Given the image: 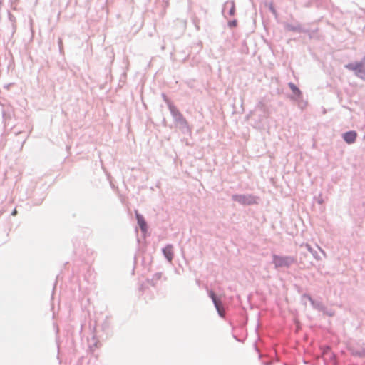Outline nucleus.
<instances>
[{"label": "nucleus", "instance_id": "f257e3e1", "mask_svg": "<svg viewBox=\"0 0 365 365\" xmlns=\"http://www.w3.org/2000/svg\"><path fill=\"white\" fill-rule=\"evenodd\" d=\"M273 262L276 267H289L295 262V259L291 257L274 256Z\"/></svg>", "mask_w": 365, "mask_h": 365}, {"label": "nucleus", "instance_id": "f03ea898", "mask_svg": "<svg viewBox=\"0 0 365 365\" xmlns=\"http://www.w3.org/2000/svg\"><path fill=\"white\" fill-rule=\"evenodd\" d=\"M345 67L355 72V75L365 80V71L363 70V64L361 62L351 63L345 66Z\"/></svg>", "mask_w": 365, "mask_h": 365}, {"label": "nucleus", "instance_id": "7ed1b4c3", "mask_svg": "<svg viewBox=\"0 0 365 365\" xmlns=\"http://www.w3.org/2000/svg\"><path fill=\"white\" fill-rule=\"evenodd\" d=\"M357 133L355 131H349L344 134V140L349 144H351L356 141Z\"/></svg>", "mask_w": 365, "mask_h": 365}, {"label": "nucleus", "instance_id": "20e7f679", "mask_svg": "<svg viewBox=\"0 0 365 365\" xmlns=\"http://www.w3.org/2000/svg\"><path fill=\"white\" fill-rule=\"evenodd\" d=\"M165 257L169 262H171L173 257V247L172 245H168L163 250Z\"/></svg>", "mask_w": 365, "mask_h": 365}, {"label": "nucleus", "instance_id": "39448f33", "mask_svg": "<svg viewBox=\"0 0 365 365\" xmlns=\"http://www.w3.org/2000/svg\"><path fill=\"white\" fill-rule=\"evenodd\" d=\"M210 297L212 298L217 309L218 310V312H220V306H221V302L219 299H217L215 293L213 292H210Z\"/></svg>", "mask_w": 365, "mask_h": 365}, {"label": "nucleus", "instance_id": "423d86ee", "mask_svg": "<svg viewBox=\"0 0 365 365\" xmlns=\"http://www.w3.org/2000/svg\"><path fill=\"white\" fill-rule=\"evenodd\" d=\"M238 201L240 202H242V203H245V204H251L255 200H254V198L252 197H245V196H240L238 197Z\"/></svg>", "mask_w": 365, "mask_h": 365}, {"label": "nucleus", "instance_id": "0eeeda50", "mask_svg": "<svg viewBox=\"0 0 365 365\" xmlns=\"http://www.w3.org/2000/svg\"><path fill=\"white\" fill-rule=\"evenodd\" d=\"M137 219H138V224L140 225V227L143 230H144L146 224H145V222L143 217L142 216H140V215H137Z\"/></svg>", "mask_w": 365, "mask_h": 365}, {"label": "nucleus", "instance_id": "6e6552de", "mask_svg": "<svg viewBox=\"0 0 365 365\" xmlns=\"http://www.w3.org/2000/svg\"><path fill=\"white\" fill-rule=\"evenodd\" d=\"M235 13V4L234 3H230V10H229V14L230 16H233Z\"/></svg>", "mask_w": 365, "mask_h": 365}, {"label": "nucleus", "instance_id": "1a4fd4ad", "mask_svg": "<svg viewBox=\"0 0 365 365\" xmlns=\"http://www.w3.org/2000/svg\"><path fill=\"white\" fill-rule=\"evenodd\" d=\"M289 86H290L291 89L292 90V91L294 93H300L299 88L294 84L290 83Z\"/></svg>", "mask_w": 365, "mask_h": 365}, {"label": "nucleus", "instance_id": "9d476101", "mask_svg": "<svg viewBox=\"0 0 365 365\" xmlns=\"http://www.w3.org/2000/svg\"><path fill=\"white\" fill-rule=\"evenodd\" d=\"M230 25L231 26H236V25H237V21H233L230 22Z\"/></svg>", "mask_w": 365, "mask_h": 365}, {"label": "nucleus", "instance_id": "9b49d317", "mask_svg": "<svg viewBox=\"0 0 365 365\" xmlns=\"http://www.w3.org/2000/svg\"><path fill=\"white\" fill-rule=\"evenodd\" d=\"M17 214V211L16 210H14L13 212H12V215H16Z\"/></svg>", "mask_w": 365, "mask_h": 365}]
</instances>
